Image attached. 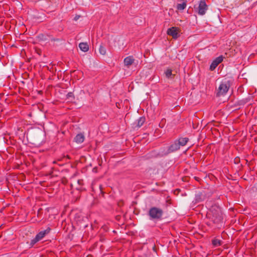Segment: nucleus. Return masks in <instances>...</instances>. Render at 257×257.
I'll use <instances>...</instances> for the list:
<instances>
[{"mask_svg":"<svg viewBox=\"0 0 257 257\" xmlns=\"http://www.w3.org/2000/svg\"><path fill=\"white\" fill-rule=\"evenodd\" d=\"M186 7V3L183 2L182 4H178L177 5V9L178 11H182L184 10Z\"/></svg>","mask_w":257,"mask_h":257,"instance_id":"obj_15","label":"nucleus"},{"mask_svg":"<svg viewBox=\"0 0 257 257\" xmlns=\"http://www.w3.org/2000/svg\"><path fill=\"white\" fill-rule=\"evenodd\" d=\"M79 47L81 50L85 52L89 50L88 45L85 43H80L79 45Z\"/></svg>","mask_w":257,"mask_h":257,"instance_id":"obj_12","label":"nucleus"},{"mask_svg":"<svg viewBox=\"0 0 257 257\" xmlns=\"http://www.w3.org/2000/svg\"><path fill=\"white\" fill-rule=\"evenodd\" d=\"M75 142L78 144L82 143L84 142V136L82 134H79L75 137Z\"/></svg>","mask_w":257,"mask_h":257,"instance_id":"obj_10","label":"nucleus"},{"mask_svg":"<svg viewBox=\"0 0 257 257\" xmlns=\"http://www.w3.org/2000/svg\"><path fill=\"white\" fill-rule=\"evenodd\" d=\"M82 181V180H78V183L79 184H81Z\"/></svg>","mask_w":257,"mask_h":257,"instance_id":"obj_20","label":"nucleus"},{"mask_svg":"<svg viewBox=\"0 0 257 257\" xmlns=\"http://www.w3.org/2000/svg\"><path fill=\"white\" fill-rule=\"evenodd\" d=\"M180 147L179 143L176 141L169 147L168 151L169 152H173L179 150Z\"/></svg>","mask_w":257,"mask_h":257,"instance_id":"obj_9","label":"nucleus"},{"mask_svg":"<svg viewBox=\"0 0 257 257\" xmlns=\"http://www.w3.org/2000/svg\"><path fill=\"white\" fill-rule=\"evenodd\" d=\"M134 61L135 59L134 58L133 56H129L124 58L123 62L124 66L127 68H129L130 66H131L134 63Z\"/></svg>","mask_w":257,"mask_h":257,"instance_id":"obj_8","label":"nucleus"},{"mask_svg":"<svg viewBox=\"0 0 257 257\" xmlns=\"http://www.w3.org/2000/svg\"><path fill=\"white\" fill-rule=\"evenodd\" d=\"M165 75L167 77L169 78L172 75V70L171 69H167L165 72Z\"/></svg>","mask_w":257,"mask_h":257,"instance_id":"obj_17","label":"nucleus"},{"mask_svg":"<svg viewBox=\"0 0 257 257\" xmlns=\"http://www.w3.org/2000/svg\"><path fill=\"white\" fill-rule=\"evenodd\" d=\"M145 121V118L144 117H141L137 120V126L138 127H140L141 126L143 125Z\"/></svg>","mask_w":257,"mask_h":257,"instance_id":"obj_14","label":"nucleus"},{"mask_svg":"<svg viewBox=\"0 0 257 257\" xmlns=\"http://www.w3.org/2000/svg\"><path fill=\"white\" fill-rule=\"evenodd\" d=\"M50 228L48 227L46 229L40 231L31 241V245H34L36 243L42 239L44 236L50 231Z\"/></svg>","mask_w":257,"mask_h":257,"instance_id":"obj_3","label":"nucleus"},{"mask_svg":"<svg viewBox=\"0 0 257 257\" xmlns=\"http://www.w3.org/2000/svg\"><path fill=\"white\" fill-rule=\"evenodd\" d=\"M99 188H100V189L101 190V189H102V186H101V185L99 186Z\"/></svg>","mask_w":257,"mask_h":257,"instance_id":"obj_21","label":"nucleus"},{"mask_svg":"<svg viewBox=\"0 0 257 257\" xmlns=\"http://www.w3.org/2000/svg\"><path fill=\"white\" fill-rule=\"evenodd\" d=\"M229 88V84L228 82H222L218 89L217 95H224L228 91Z\"/></svg>","mask_w":257,"mask_h":257,"instance_id":"obj_4","label":"nucleus"},{"mask_svg":"<svg viewBox=\"0 0 257 257\" xmlns=\"http://www.w3.org/2000/svg\"><path fill=\"white\" fill-rule=\"evenodd\" d=\"M188 138H181L177 141L178 143H179L180 147V146H184L186 145L187 142H188Z\"/></svg>","mask_w":257,"mask_h":257,"instance_id":"obj_11","label":"nucleus"},{"mask_svg":"<svg viewBox=\"0 0 257 257\" xmlns=\"http://www.w3.org/2000/svg\"><path fill=\"white\" fill-rule=\"evenodd\" d=\"M223 60V57L222 56H220L216 58H215V60L213 61L211 64L210 66V69L212 71L214 70L216 67L222 62Z\"/></svg>","mask_w":257,"mask_h":257,"instance_id":"obj_7","label":"nucleus"},{"mask_svg":"<svg viewBox=\"0 0 257 257\" xmlns=\"http://www.w3.org/2000/svg\"><path fill=\"white\" fill-rule=\"evenodd\" d=\"M180 30L179 28L172 27L169 28L167 30V34L172 37L174 39H177L179 37V32Z\"/></svg>","mask_w":257,"mask_h":257,"instance_id":"obj_5","label":"nucleus"},{"mask_svg":"<svg viewBox=\"0 0 257 257\" xmlns=\"http://www.w3.org/2000/svg\"><path fill=\"white\" fill-rule=\"evenodd\" d=\"M99 52L100 54L104 55L106 54V51L105 48L103 46L101 45L100 46L99 48Z\"/></svg>","mask_w":257,"mask_h":257,"instance_id":"obj_16","label":"nucleus"},{"mask_svg":"<svg viewBox=\"0 0 257 257\" xmlns=\"http://www.w3.org/2000/svg\"><path fill=\"white\" fill-rule=\"evenodd\" d=\"M207 216L213 223L216 224L221 222L223 219L221 208L216 205L212 206Z\"/></svg>","mask_w":257,"mask_h":257,"instance_id":"obj_1","label":"nucleus"},{"mask_svg":"<svg viewBox=\"0 0 257 257\" xmlns=\"http://www.w3.org/2000/svg\"><path fill=\"white\" fill-rule=\"evenodd\" d=\"M208 6L204 0L200 1L198 7V14L200 15H203L205 14L207 10Z\"/></svg>","mask_w":257,"mask_h":257,"instance_id":"obj_6","label":"nucleus"},{"mask_svg":"<svg viewBox=\"0 0 257 257\" xmlns=\"http://www.w3.org/2000/svg\"><path fill=\"white\" fill-rule=\"evenodd\" d=\"M235 161V163H237L239 161V158H236L234 160Z\"/></svg>","mask_w":257,"mask_h":257,"instance_id":"obj_18","label":"nucleus"},{"mask_svg":"<svg viewBox=\"0 0 257 257\" xmlns=\"http://www.w3.org/2000/svg\"><path fill=\"white\" fill-rule=\"evenodd\" d=\"M80 16H76L74 18V20L75 21H77L79 18Z\"/></svg>","mask_w":257,"mask_h":257,"instance_id":"obj_19","label":"nucleus"},{"mask_svg":"<svg viewBox=\"0 0 257 257\" xmlns=\"http://www.w3.org/2000/svg\"><path fill=\"white\" fill-rule=\"evenodd\" d=\"M163 211L162 209L153 207L149 211L148 215L151 220H159L162 218Z\"/></svg>","mask_w":257,"mask_h":257,"instance_id":"obj_2","label":"nucleus"},{"mask_svg":"<svg viewBox=\"0 0 257 257\" xmlns=\"http://www.w3.org/2000/svg\"><path fill=\"white\" fill-rule=\"evenodd\" d=\"M222 241L217 238H214L212 240V244L215 247L219 246L221 245Z\"/></svg>","mask_w":257,"mask_h":257,"instance_id":"obj_13","label":"nucleus"}]
</instances>
